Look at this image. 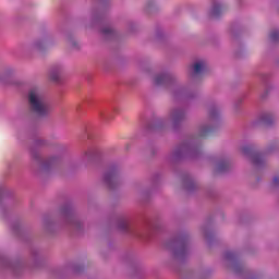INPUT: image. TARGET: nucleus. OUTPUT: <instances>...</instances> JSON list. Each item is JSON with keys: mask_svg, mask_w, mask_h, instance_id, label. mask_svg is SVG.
Returning a JSON list of instances; mask_svg holds the SVG:
<instances>
[{"mask_svg": "<svg viewBox=\"0 0 279 279\" xmlns=\"http://www.w3.org/2000/svg\"><path fill=\"white\" fill-rule=\"evenodd\" d=\"M28 104L31 110L38 117H45L51 112V106L46 101L45 95L38 87H33L28 92Z\"/></svg>", "mask_w": 279, "mask_h": 279, "instance_id": "1", "label": "nucleus"}, {"mask_svg": "<svg viewBox=\"0 0 279 279\" xmlns=\"http://www.w3.org/2000/svg\"><path fill=\"white\" fill-rule=\"evenodd\" d=\"M104 181L109 189H112L117 184V168H111L105 173Z\"/></svg>", "mask_w": 279, "mask_h": 279, "instance_id": "2", "label": "nucleus"}, {"mask_svg": "<svg viewBox=\"0 0 279 279\" xmlns=\"http://www.w3.org/2000/svg\"><path fill=\"white\" fill-rule=\"evenodd\" d=\"M171 82V75L169 74H159L155 77L156 86H162L163 84H169Z\"/></svg>", "mask_w": 279, "mask_h": 279, "instance_id": "3", "label": "nucleus"}, {"mask_svg": "<svg viewBox=\"0 0 279 279\" xmlns=\"http://www.w3.org/2000/svg\"><path fill=\"white\" fill-rule=\"evenodd\" d=\"M170 119L173 123H180L182 119H184V111L182 110H174L170 114Z\"/></svg>", "mask_w": 279, "mask_h": 279, "instance_id": "4", "label": "nucleus"}, {"mask_svg": "<svg viewBox=\"0 0 279 279\" xmlns=\"http://www.w3.org/2000/svg\"><path fill=\"white\" fill-rule=\"evenodd\" d=\"M205 69H206L205 62H197L194 64V73L196 75H199V73H202V71H204Z\"/></svg>", "mask_w": 279, "mask_h": 279, "instance_id": "5", "label": "nucleus"}, {"mask_svg": "<svg viewBox=\"0 0 279 279\" xmlns=\"http://www.w3.org/2000/svg\"><path fill=\"white\" fill-rule=\"evenodd\" d=\"M223 12V8L220 4H215L211 9V16H219Z\"/></svg>", "mask_w": 279, "mask_h": 279, "instance_id": "6", "label": "nucleus"}, {"mask_svg": "<svg viewBox=\"0 0 279 279\" xmlns=\"http://www.w3.org/2000/svg\"><path fill=\"white\" fill-rule=\"evenodd\" d=\"M251 160L255 167H258L263 162V156L258 154L252 155Z\"/></svg>", "mask_w": 279, "mask_h": 279, "instance_id": "7", "label": "nucleus"}, {"mask_svg": "<svg viewBox=\"0 0 279 279\" xmlns=\"http://www.w3.org/2000/svg\"><path fill=\"white\" fill-rule=\"evenodd\" d=\"M210 132H213V129H210V128H208V126H204V128L201 129V134H199V136H201L202 138H204V137L208 136V134H210Z\"/></svg>", "mask_w": 279, "mask_h": 279, "instance_id": "8", "label": "nucleus"}, {"mask_svg": "<svg viewBox=\"0 0 279 279\" xmlns=\"http://www.w3.org/2000/svg\"><path fill=\"white\" fill-rule=\"evenodd\" d=\"M228 170V161H220L217 165V171H227Z\"/></svg>", "mask_w": 279, "mask_h": 279, "instance_id": "9", "label": "nucleus"}, {"mask_svg": "<svg viewBox=\"0 0 279 279\" xmlns=\"http://www.w3.org/2000/svg\"><path fill=\"white\" fill-rule=\"evenodd\" d=\"M270 40H272L274 43H276V40H279V32L278 31H274L272 33H270Z\"/></svg>", "mask_w": 279, "mask_h": 279, "instance_id": "10", "label": "nucleus"}, {"mask_svg": "<svg viewBox=\"0 0 279 279\" xmlns=\"http://www.w3.org/2000/svg\"><path fill=\"white\" fill-rule=\"evenodd\" d=\"M101 32H102L104 36H110V34L113 33L112 28H110V27H105V28H102Z\"/></svg>", "mask_w": 279, "mask_h": 279, "instance_id": "11", "label": "nucleus"}, {"mask_svg": "<svg viewBox=\"0 0 279 279\" xmlns=\"http://www.w3.org/2000/svg\"><path fill=\"white\" fill-rule=\"evenodd\" d=\"M128 228H129V225H128V221H125V220H122L121 222H120V230H128Z\"/></svg>", "mask_w": 279, "mask_h": 279, "instance_id": "12", "label": "nucleus"}, {"mask_svg": "<svg viewBox=\"0 0 279 279\" xmlns=\"http://www.w3.org/2000/svg\"><path fill=\"white\" fill-rule=\"evenodd\" d=\"M252 151V148L250 146H244L242 148V154H244V156H247V154H250Z\"/></svg>", "mask_w": 279, "mask_h": 279, "instance_id": "13", "label": "nucleus"}, {"mask_svg": "<svg viewBox=\"0 0 279 279\" xmlns=\"http://www.w3.org/2000/svg\"><path fill=\"white\" fill-rule=\"evenodd\" d=\"M269 119H270L269 116H266L262 119V121L263 123L269 124L270 123Z\"/></svg>", "mask_w": 279, "mask_h": 279, "instance_id": "14", "label": "nucleus"}, {"mask_svg": "<svg viewBox=\"0 0 279 279\" xmlns=\"http://www.w3.org/2000/svg\"><path fill=\"white\" fill-rule=\"evenodd\" d=\"M209 117H211V119H214V117H217V111H210Z\"/></svg>", "mask_w": 279, "mask_h": 279, "instance_id": "15", "label": "nucleus"}, {"mask_svg": "<svg viewBox=\"0 0 279 279\" xmlns=\"http://www.w3.org/2000/svg\"><path fill=\"white\" fill-rule=\"evenodd\" d=\"M274 184H275V185H278V184H279V177H275V178H274Z\"/></svg>", "mask_w": 279, "mask_h": 279, "instance_id": "16", "label": "nucleus"}, {"mask_svg": "<svg viewBox=\"0 0 279 279\" xmlns=\"http://www.w3.org/2000/svg\"><path fill=\"white\" fill-rule=\"evenodd\" d=\"M233 256H234L233 253H227V254H226V258H232Z\"/></svg>", "mask_w": 279, "mask_h": 279, "instance_id": "17", "label": "nucleus"}, {"mask_svg": "<svg viewBox=\"0 0 279 279\" xmlns=\"http://www.w3.org/2000/svg\"><path fill=\"white\" fill-rule=\"evenodd\" d=\"M51 78H52L54 82H58V80L60 78V76L54 75V76H51Z\"/></svg>", "mask_w": 279, "mask_h": 279, "instance_id": "18", "label": "nucleus"}]
</instances>
